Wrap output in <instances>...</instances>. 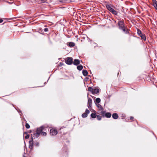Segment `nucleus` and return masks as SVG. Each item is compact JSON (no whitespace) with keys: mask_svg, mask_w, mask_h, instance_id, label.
Listing matches in <instances>:
<instances>
[{"mask_svg":"<svg viewBox=\"0 0 157 157\" xmlns=\"http://www.w3.org/2000/svg\"><path fill=\"white\" fill-rule=\"evenodd\" d=\"M45 128V127L44 125H42L37 128L36 129V132L34 133L33 136L37 138L40 136V135L43 136H46L47 135V133L43 131V130H44Z\"/></svg>","mask_w":157,"mask_h":157,"instance_id":"f257e3e1","label":"nucleus"},{"mask_svg":"<svg viewBox=\"0 0 157 157\" xmlns=\"http://www.w3.org/2000/svg\"><path fill=\"white\" fill-rule=\"evenodd\" d=\"M106 7L107 9L110 12H111L114 15H117V12L112 8L110 5L108 4L106 5Z\"/></svg>","mask_w":157,"mask_h":157,"instance_id":"f03ea898","label":"nucleus"},{"mask_svg":"<svg viewBox=\"0 0 157 157\" xmlns=\"http://www.w3.org/2000/svg\"><path fill=\"white\" fill-rule=\"evenodd\" d=\"M73 59L71 57H67L65 59V62L68 65H71L73 63Z\"/></svg>","mask_w":157,"mask_h":157,"instance_id":"7ed1b4c3","label":"nucleus"},{"mask_svg":"<svg viewBox=\"0 0 157 157\" xmlns=\"http://www.w3.org/2000/svg\"><path fill=\"white\" fill-rule=\"evenodd\" d=\"M137 30L138 35L141 37L142 39L144 41H145L146 40V38L145 35L143 34L141 31L140 29H137Z\"/></svg>","mask_w":157,"mask_h":157,"instance_id":"20e7f679","label":"nucleus"},{"mask_svg":"<svg viewBox=\"0 0 157 157\" xmlns=\"http://www.w3.org/2000/svg\"><path fill=\"white\" fill-rule=\"evenodd\" d=\"M101 113L103 117L105 116L108 118L110 117L111 116V113H105V112L103 111H101Z\"/></svg>","mask_w":157,"mask_h":157,"instance_id":"39448f33","label":"nucleus"},{"mask_svg":"<svg viewBox=\"0 0 157 157\" xmlns=\"http://www.w3.org/2000/svg\"><path fill=\"white\" fill-rule=\"evenodd\" d=\"M58 132L57 130L52 128L50 130V134L51 136H55L57 135Z\"/></svg>","mask_w":157,"mask_h":157,"instance_id":"423d86ee","label":"nucleus"},{"mask_svg":"<svg viewBox=\"0 0 157 157\" xmlns=\"http://www.w3.org/2000/svg\"><path fill=\"white\" fill-rule=\"evenodd\" d=\"M118 25L119 26V29H123L125 27L124 22L122 21H120L118 22Z\"/></svg>","mask_w":157,"mask_h":157,"instance_id":"0eeeda50","label":"nucleus"},{"mask_svg":"<svg viewBox=\"0 0 157 157\" xmlns=\"http://www.w3.org/2000/svg\"><path fill=\"white\" fill-rule=\"evenodd\" d=\"M89 110L87 109H86L85 112L82 114V116L83 118L86 117L87 116V114H89Z\"/></svg>","mask_w":157,"mask_h":157,"instance_id":"6e6552de","label":"nucleus"},{"mask_svg":"<svg viewBox=\"0 0 157 157\" xmlns=\"http://www.w3.org/2000/svg\"><path fill=\"white\" fill-rule=\"evenodd\" d=\"M87 104L89 109H90L91 108L92 104V100L91 98H88Z\"/></svg>","mask_w":157,"mask_h":157,"instance_id":"1a4fd4ad","label":"nucleus"},{"mask_svg":"<svg viewBox=\"0 0 157 157\" xmlns=\"http://www.w3.org/2000/svg\"><path fill=\"white\" fill-rule=\"evenodd\" d=\"M29 148L31 149H32L33 148V138L32 137L31 140L29 141Z\"/></svg>","mask_w":157,"mask_h":157,"instance_id":"9d476101","label":"nucleus"},{"mask_svg":"<svg viewBox=\"0 0 157 157\" xmlns=\"http://www.w3.org/2000/svg\"><path fill=\"white\" fill-rule=\"evenodd\" d=\"M73 64L75 65H77L80 64V60L77 59H75L73 62Z\"/></svg>","mask_w":157,"mask_h":157,"instance_id":"9b49d317","label":"nucleus"},{"mask_svg":"<svg viewBox=\"0 0 157 157\" xmlns=\"http://www.w3.org/2000/svg\"><path fill=\"white\" fill-rule=\"evenodd\" d=\"M153 5L157 10V2L155 0H153Z\"/></svg>","mask_w":157,"mask_h":157,"instance_id":"f8f14e48","label":"nucleus"},{"mask_svg":"<svg viewBox=\"0 0 157 157\" xmlns=\"http://www.w3.org/2000/svg\"><path fill=\"white\" fill-rule=\"evenodd\" d=\"M118 116L117 113H114L112 115V117L114 119H117L118 118Z\"/></svg>","mask_w":157,"mask_h":157,"instance_id":"ddd939ff","label":"nucleus"},{"mask_svg":"<svg viewBox=\"0 0 157 157\" xmlns=\"http://www.w3.org/2000/svg\"><path fill=\"white\" fill-rule=\"evenodd\" d=\"M99 92V90L98 88H95L94 89L93 94H97Z\"/></svg>","mask_w":157,"mask_h":157,"instance_id":"4468645a","label":"nucleus"},{"mask_svg":"<svg viewBox=\"0 0 157 157\" xmlns=\"http://www.w3.org/2000/svg\"><path fill=\"white\" fill-rule=\"evenodd\" d=\"M67 43H68V45L70 47H72L75 45V44L73 42H69Z\"/></svg>","mask_w":157,"mask_h":157,"instance_id":"2eb2a0df","label":"nucleus"},{"mask_svg":"<svg viewBox=\"0 0 157 157\" xmlns=\"http://www.w3.org/2000/svg\"><path fill=\"white\" fill-rule=\"evenodd\" d=\"M82 74L84 76H86L87 75L88 72L86 70H83L82 71Z\"/></svg>","mask_w":157,"mask_h":157,"instance_id":"dca6fc26","label":"nucleus"},{"mask_svg":"<svg viewBox=\"0 0 157 157\" xmlns=\"http://www.w3.org/2000/svg\"><path fill=\"white\" fill-rule=\"evenodd\" d=\"M101 99L99 98H97L94 101L95 104L99 103L100 102Z\"/></svg>","mask_w":157,"mask_h":157,"instance_id":"f3484780","label":"nucleus"},{"mask_svg":"<svg viewBox=\"0 0 157 157\" xmlns=\"http://www.w3.org/2000/svg\"><path fill=\"white\" fill-rule=\"evenodd\" d=\"M95 104L96 105H97L98 108H100V109L102 110V111H103V109L102 106L101 105L99 104V103L96 104Z\"/></svg>","mask_w":157,"mask_h":157,"instance_id":"a211bd4d","label":"nucleus"},{"mask_svg":"<svg viewBox=\"0 0 157 157\" xmlns=\"http://www.w3.org/2000/svg\"><path fill=\"white\" fill-rule=\"evenodd\" d=\"M96 116V113H92L90 115L91 117L93 118H95Z\"/></svg>","mask_w":157,"mask_h":157,"instance_id":"6ab92c4d","label":"nucleus"},{"mask_svg":"<svg viewBox=\"0 0 157 157\" xmlns=\"http://www.w3.org/2000/svg\"><path fill=\"white\" fill-rule=\"evenodd\" d=\"M77 69L79 71H81L83 68V66L82 65L77 66Z\"/></svg>","mask_w":157,"mask_h":157,"instance_id":"aec40b11","label":"nucleus"},{"mask_svg":"<svg viewBox=\"0 0 157 157\" xmlns=\"http://www.w3.org/2000/svg\"><path fill=\"white\" fill-rule=\"evenodd\" d=\"M94 89L93 88L91 87H89L88 88V90L90 91L93 94Z\"/></svg>","mask_w":157,"mask_h":157,"instance_id":"412c9836","label":"nucleus"},{"mask_svg":"<svg viewBox=\"0 0 157 157\" xmlns=\"http://www.w3.org/2000/svg\"><path fill=\"white\" fill-rule=\"evenodd\" d=\"M121 30H122L123 31L126 33H128V29H126L125 26L124 27L123 29H121Z\"/></svg>","mask_w":157,"mask_h":157,"instance_id":"4be33fe9","label":"nucleus"},{"mask_svg":"<svg viewBox=\"0 0 157 157\" xmlns=\"http://www.w3.org/2000/svg\"><path fill=\"white\" fill-rule=\"evenodd\" d=\"M97 118L98 120H100L101 119V116L99 115H97Z\"/></svg>","mask_w":157,"mask_h":157,"instance_id":"5701e85b","label":"nucleus"},{"mask_svg":"<svg viewBox=\"0 0 157 157\" xmlns=\"http://www.w3.org/2000/svg\"><path fill=\"white\" fill-rule=\"evenodd\" d=\"M25 127L29 129L30 128V126L28 123H26L25 124Z\"/></svg>","mask_w":157,"mask_h":157,"instance_id":"b1692460","label":"nucleus"},{"mask_svg":"<svg viewBox=\"0 0 157 157\" xmlns=\"http://www.w3.org/2000/svg\"><path fill=\"white\" fill-rule=\"evenodd\" d=\"M16 110H17L18 112H19V113H22L21 111L18 108H17L16 109Z\"/></svg>","mask_w":157,"mask_h":157,"instance_id":"393cba45","label":"nucleus"},{"mask_svg":"<svg viewBox=\"0 0 157 157\" xmlns=\"http://www.w3.org/2000/svg\"><path fill=\"white\" fill-rule=\"evenodd\" d=\"M34 145L36 146H39V143L38 142H36L35 143Z\"/></svg>","mask_w":157,"mask_h":157,"instance_id":"a878e982","label":"nucleus"},{"mask_svg":"<svg viewBox=\"0 0 157 157\" xmlns=\"http://www.w3.org/2000/svg\"><path fill=\"white\" fill-rule=\"evenodd\" d=\"M29 135H27L25 136V138L26 139H28L29 138Z\"/></svg>","mask_w":157,"mask_h":157,"instance_id":"bb28decb","label":"nucleus"},{"mask_svg":"<svg viewBox=\"0 0 157 157\" xmlns=\"http://www.w3.org/2000/svg\"><path fill=\"white\" fill-rule=\"evenodd\" d=\"M44 30L45 32H47L48 31V29L47 28H45L44 29Z\"/></svg>","mask_w":157,"mask_h":157,"instance_id":"cd10ccee","label":"nucleus"},{"mask_svg":"<svg viewBox=\"0 0 157 157\" xmlns=\"http://www.w3.org/2000/svg\"><path fill=\"white\" fill-rule=\"evenodd\" d=\"M47 0H41V2L42 3L45 2H46Z\"/></svg>","mask_w":157,"mask_h":157,"instance_id":"c85d7f7f","label":"nucleus"},{"mask_svg":"<svg viewBox=\"0 0 157 157\" xmlns=\"http://www.w3.org/2000/svg\"><path fill=\"white\" fill-rule=\"evenodd\" d=\"M3 21V20L1 19L0 18V23L2 22Z\"/></svg>","mask_w":157,"mask_h":157,"instance_id":"c756f323","label":"nucleus"},{"mask_svg":"<svg viewBox=\"0 0 157 157\" xmlns=\"http://www.w3.org/2000/svg\"><path fill=\"white\" fill-rule=\"evenodd\" d=\"M134 119V117H130V120H132V119Z\"/></svg>","mask_w":157,"mask_h":157,"instance_id":"7c9ffc66","label":"nucleus"},{"mask_svg":"<svg viewBox=\"0 0 157 157\" xmlns=\"http://www.w3.org/2000/svg\"><path fill=\"white\" fill-rule=\"evenodd\" d=\"M13 19V18H10V19H9V20H11V19Z\"/></svg>","mask_w":157,"mask_h":157,"instance_id":"2f4dec72","label":"nucleus"},{"mask_svg":"<svg viewBox=\"0 0 157 157\" xmlns=\"http://www.w3.org/2000/svg\"><path fill=\"white\" fill-rule=\"evenodd\" d=\"M118 74H119V72H118Z\"/></svg>","mask_w":157,"mask_h":157,"instance_id":"473e14b6","label":"nucleus"}]
</instances>
